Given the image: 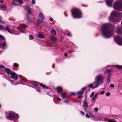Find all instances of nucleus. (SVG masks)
Wrapping results in <instances>:
<instances>
[{
    "label": "nucleus",
    "instance_id": "nucleus-1",
    "mask_svg": "<svg viewBox=\"0 0 122 122\" xmlns=\"http://www.w3.org/2000/svg\"><path fill=\"white\" fill-rule=\"evenodd\" d=\"M112 25L109 24H104L101 28L102 34L106 38H109L112 36L114 33V30Z\"/></svg>",
    "mask_w": 122,
    "mask_h": 122
},
{
    "label": "nucleus",
    "instance_id": "nucleus-2",
    "mask_svg": "<svg viewBox=\"0 0 122 122\" xmlns=\"http://www.w3.org/2000/svg\"><path fill=\"white\" fill-rule=\"evenodd\" d=\"M72 14L73 17L76 18H79L81 17V11L79 9H74L72 10Z\"/></svg>",
    "mask_w": 122,
    "mask_h": 122
},
{
    "label": "nucleus",
    "instance_id": "nucleus-3",
    "mask_svg": "<svg viewBox=\"0 0 122 122\" xmlns=\"http://www.w3.org/2000/svg\"><path fill=\"white\" fill-rule=\"evenodd\" d=\"M114 9L120 11H122V1L118 0L114 3L113 6Z\"/></svg>",
    "mask_w": 122,
    "mask_h": 122
},
{
    "label": "nucleus",
    "instance_id": "nucleus-4",
    "mask_svg": "<svg viewBox=\"0 0 122 122\" xmlns=\"http://www.w3.org/2000/svg\"><path fill=\"white\" fill-rule=\"evenodd\" d=\"M5 70L8 74L10 75V77L11 79H14L15 80H16L18 79V75L16 73L12 71L8 68H5Z\"/></svg>",
    "mask_w": 122,
    "mask_h": 122
},
{
    "label": "nucleus",
    "instance_id": "nucleus-5",
    "mask_svg": "<svg viewBox=\"0 0 122 122\" xmlns=\"http://www.w3.org/2000/svg\"><path fill=\"white\" fill-rule=\"evenodd\" d=\"M19 117V115L17 114L11 112L8 113L7 118L10 120H13L14 119H17Z\"/></svg>",
    "mask_w": 122,
    "mask_h": 122
},
{
    "label": "nucleus",
    "instance_id": "nucleus-6",
    "mask_svg": "<svg viewBox=\"0 0 122 122\" xmlns=\"http://www.w3.org/2000/svg\"><path fill=\"white\" fill-rule=\"evenodd\" d=\"M115 41L119 45H122V37L117 36L115 38Z\"/></svg>",
    "mask_w": 122,
    "mask_h": 122
},
{
    "label": "nucleus",
    "instance_id": "nucleus-7",
    "mask_svg": "<svg viewBox=\"0 0 122 122\" xmlns=\"http://www.w3.org/2000/svg\"><path fill=\"white\" fill-rule=\"evenodd\" d=\"M103 76L102 75L100 74L97 76L96 77L97 81H98V82H99V81H101V82H100V85L101 83L102 84V83L103 82Z\"/></svg>",
    "mask_w": 122,
    "mask_h": 122
},
{
    "label": "nucleus",
    "instance_id": "nucleus-8",
    "mask_svg": "<svg viewBox=\"0 0 122 122\" xmlns=\"http://www.w3.org/2000/svg\"><path fill=\"white\" fill-rule=\"evenodd\" d=\"M109 20L114 23H115L116 22H119L121 20L119 18H117L112 16H111L109 17Z\"/></svg>",
    "mask_w": 122,
    "mask_h": 122
},
{
    "label": "nucleus",
    "instance_id": "nucleus-9",
    "mask_svg": "<svg viewBox=\"0 0 122 122\" xmlns=\"http://www.w3.org/2000/svg\"><path fill=\"white\" fill-rule=\"evenodd\" d=\"M96 85V86L93 87V88H95L98 87L100 85V82H96L93 84H91L89 85L88 86L92 88L93 87V85Z\"/></svg>",
    "mask_w": 122,
    "mask_h": 122
},
{
    "label": "nucleus",
    "instance_id": "nucleus-10",
    "mask_svg": "<svg viewBox=\"0 0 122 122\" xmlns=\"http://www.w3.org/2000/svg\"><path fill=\"white\" fill-rule=\"evenodd\" d=\"M32 83L34 85H36V86H38L40 84V86L43 88H47V86L41 83L40 84V83L36 81H33Z\"/></svg>",
    "mask_w": 122,
    "mask_h": 122
},
{
    "label": "nucleus",
    "instance_id": "nucleus-11",
    "mask_svg": "<svg viewBox=\"0 0 122 122\" xmlns=\"http://www.w3.org/2000/svg\"><path fill=\"white\" fill-rule=\"evenodd\" d=\"M116 32L117 34H122V28L118 27Z\"/></svg>",
    "mask_w": 122,
    "mask_h": 122
},
{
    "label": "nucleus",
    "instance_id": "nucleus-12",
    "mask_svg": "<svg viewBox=\"0 0 122 122\" xmlns=\"http://www.w3.org/2000/svg\"><path fill=\"white\" fill-rule=\"evenodd\" d=\"M113 0H107L106 2L108 6H111L112 5Z\"/></svg>",
    "mask_w": 122,
    "mask_h": 122
},
{
    "label": "nucleus",
    "instance_id": "nucleus-13",
    "mask_svg": "<svg viewBox=\"0 0 122 122\" xmlns=\"http://www.w3.org/2000/svg\"><path fill=\"white\" fill-rule=\"evenodd\" d=\"M111 15H112L113 16L117 17L119 15V14L116 11L112 12L111 13Z\"/></svg>",
    "mask_w": 122,
    "mask_h": 122
},
{
    "label": "nucleus",
    "instance_id": "nucleus-14",
    "mask_svg": "<svg viewBox=\"0 0 122 122\" xmlns=\"http://www.w3.org/2000/svg\"><path fill=\"white\" fill-rule=\"evenodd\" d=\"M83 106L84 108H87L88 107V103L86 100L84 101L83 102Z\"/></svg>",
    "mask_w": 122,
    "mask_h": 122
},
{
    "label": "nucleus",
    "instance_id": "nucleus-15",
    "mask_svg": "<svg viewBox=\"0 0 122 122\" xmlns=\"http://www.w3.org/2000/svg\"><path fill=\"white\" fill-rule=\"evenodd\" d=\"M86 88V87H84L80 91L78 92V94L82 95L83 92H84V90H85Z\"/></svg>",
    "mask_w": 122,
    "mask_h": 122
},
{
    "label": "nucleus",
    "instance_id": "nucleus-16",
    "mask_svg": "<svg viewBox=\"0 0 122 122\" xmlns=\"http://www.w3.org/2000/svg\"><path fill=\"white\" fill-rule=\"evenodd\" d=\"M2 46L4 48L7 47V46L6 43L5 41H4V42L2 44L1 46Z\"/></svg>",
    "mask_w": 122,
    "mask_h": 122
},
{
    "label": "nucleus",
    "instance_id": "nucleus-17",
    "mask_svg": "<svg viewBox=\"0 0 122 122\" xmlns=\"http://www.w3.org/2000/svg\"><path fill=\"white\" fill-rule=\"evenodd\" d=\"M39 15L40 17L42 20H44L45 19V18L43 15L42 13L41 12H40L39 13Z\"/></svg>",
    "mask_w": 122,
    "mask_h": 122
},
{
    "label": "nucleus",
    "instance_id": "nucleus-18",
    "mask_svg": "<svg viewBox=\"0 0 122 122\" xmlns=\"http://www.w3.org/2000/svg\"><path fill=\"white\" fill-rule=\"evenodd\" d=\"M111 74H109L107 77V82H110V79H111Z\"/></svg>",
    "mask_w": 122,
    "mask_h": 122
},
{
    "label": "nucleus",
    "instance_id": "nucleus-19",
    "mask_svg": "<svg viewBox=\"0 0 122 122\" xmlns=\"http://www.w3.org/2000/svg\"><path fill=\"white\" fill-rule=\"evenodd\" d=\"M66 96V94L64 92L62 93L61 94L62 97L63 99H65L67 97Z\"/></svg>",
    "mask_w": 122,
    "mask_h": 122
},
{
    "label": "nucleus",
    "instance_id": "nucleus-20",
    "mask_svg": "<svg viewBox=\"0 0 122 122\" xmlns=\"http://www.w3.org/2000/svg\"><path fill=\"white\" fill-rule=\"evenodd\" d=\"M62 90V89L61 87H57V91L58 92H60Z\"/></svg>",
    "mask_w": 122,
    "mask_h": 122
},
{
    "label": "nucleus",
    "instance_id": "nucleus-21",
    "mask_svg": "<svg viewBox=\"0 0 122 122\" xmlns=\"http://www.w3.org/2000/svg\"><path fill=\"white\" fill-rule=\"evenodd\" d=\"M5 29L6 31H7L9 33L12 34V33L10 31L9 28L8 26H7L5 27Z\"/></svg>",
    "mask_w": 122,
    "mask_h": 122
},
{
    "label": "nucleus",
    "instance_id": "nucleus-22",
    "mask_svg": "<svg viewBox=\"0 0 122 122\" xmlns=\"http://www.w3.org/2000/svg\"><path fill=\"white\" fill-rule=\"evenodd\" d=\"M115 66L117 68L119 69H122V66L118 65H115Z\"/></svg>",
    "mask_w": 122,
    "mask_h": 122
},
{
    "label": "nucleus",
    "instance_id": "nucleus-23",
    "mask_svg": "<svg viewBox=\"0 0 122 122\" xmlns=\"http://www.w3.org/2000/svg\"><path fill=\"white\" fill-rule=\"evenodd\" d=\"M0 7L4 9H5L6 8V6L1 4H0Z\"/></svg>",
    "mask_w": 122,
    "mask_h": 122
},
{
    "label": "nucleus",
    "instance_id": "nucleus-24",
    "mask_svg": "<svg viewBox=\"0 0 122 122\" xmlns=\"http://www.w3.org/2000/svg\"><path fill=\"white\" fill-rule=\"evenodd\" d=\"M21 27L22 28L25 29V27H27V26L25 24H23L22 25Z\"/></svg>",
    "mask_w": 122,
    "mask_h": 122
},
{
    "label": "nucleus",
    "instance_id": "nucleus-25",
    "mask_svg": "<svg viewBox=\"0 0 122 122\" xmlns=\"http://www.w3.org/2000/svg\"><path fill=\"white\" fill-rule=\"evenodd\" d=\"M0 39L2 40H4V41H5V39L4 37L0 35Z\"/></svg>",
    "mask_w": 122,
    "mask_h": 122
},
{
    "label": "nucleus",
    "instance_id": "nucleus-26",
    "mask_svg": "<svg viewBox=\"0 0 122 122\" xmlns=\"http://www.w3.org/2000/svg\"><path fill=\"white\" fill-rule=\"evenodd\" d=\"M38 37L41 38H42L44 37V36L42 34H40L39 35Z\"/></svg>",
    "mask_w": 122,
    "mask_h": 122
},
{
    "label": "nucleus",
    "instance_id": "nucleus-27",
    "mask_svg": "<svg viewBox=\"0 0 122 122\" xmlns=\"http://www.w3.org/2000/svg\"><path fill=\"white\" fill-rule=\"evenodd\" d=\"M51 32L52 34L54 35H55L56 34V31L54 30H52Z\"/></svg>",
    "mask_w": 122,
    "mask_h": 122
},
{
    "label": "nucleus",
    "instance_id": "nucleus-28",
    "mask_svg": "<svg viewBox=\"0 0 122 122\" xmlns=\"http://www.w3.org/2000/svg\"><path fill=\"white\" fill-rule=\"evenodd\" d=\"M17 1L20 4H22L23 3V1L21 0H17Z\"/></svg>",
    "mask_w": 122,
    "mask_h": 122
},
{
    "label": "nucleus",
    "instance_id": "nucleus-29",
    "mask_svg": "<svg viewBox=\"0 0 122 122\" xmlns=\"http://www.w3.org/2000/svg\"><path fill=\"white\" fill-rule=\"evenodd\" d=\"M34 39V37L32 35L29 36V39L30 40H32Z\"/></svg>",
    "mask_w": 122,
    "mask_h": 122
},
{
    "label": "nucleus",
    "instance_id": "nucleus-30",
    "mask_svg": "<svg viewBox=\"0 0 122 122\" xmlns=\"http://www.w3.org/2000/svg\"><path fill=\"white\" fill-rule=\"evenodd\" d=\"M51 40L52 41H56L57 39L56 38L54 37H52L51 38Z\"/></svg>",
    "mask_w": 122,
    "mask_h": 122
},
{
    "label": "nucleus",
    "instance_id": "nucleus-31",
    "mask_svg": "<svg viewBox=\"0 0 122 122\" xmlns=\"http://www.w3.org/2000/svg\"><path fill=\"white\" fill-rule=\"evenodd\" d=\"M112 70L110 69H107L106 70V72L107 73H108L109 72H111Z\"/></svg>",
    "mask_w": 122,
    "mask_h": 122
},
{
    "label": "nucleus",
    "instance_id": "nucleus-32",
    "mask_svg": "<svg viewBox=\"0 0 122 122\" xmlns=\"http://www.w3.org/2000/svg\"><path fill=\"white\" fill-rule=\"evenodd\" d=\"M107 122H117L115 121H113L111 119H109L107 120Z\"/></svg>",
    "mask_w": 122,
    "mask_h": 122
},
{
    "label": "nucleus",
    "instance_id": "nucleus-33",
    "mask_svg": "<svg viewBox=\"0 0 122 122\" xmlns=\"http://www.w3.org/2000/svg\"><path fill=\"white\" fill-rule=\"evenodd\" d=\"M94 92H92V93L91 94V95H90V97L91 98L93 96V95H94Z\"/></svg>",
    "mask_w": 122,
    "mask_h": 122
},
{
    "label": "nucleus",
    "instance_id": "nucleus-34",
    "mask_svg": "<svg viewBox=\"0 0 122 122\" xmlns=\"http://www.w3.org/2000/svg\"><path fill=\"white\" fill-rule=\"evenodd\" d=\"M14 65L15 67H17L19 66L16 63H14Z\"/></svg>",
    "mask_w": 122,
    "mask_h": 122
},
{
    "label": "nucleus",
    "instance_id": "nucleus-35",
    "mask_svg": "<svg viewBox=\"0 0 122 122\" xmlns=\"http://www.w3.org/2000/svg\"><path fill=\"white\" fill-rule=\"evenodd\" d=\"M67 36L71 37L72 36V35L70 32L67 35Z\"/></svg>",
    "mask_w": 122,
    "mask_h": 122
},
{
    "label": "nucleus",
    "instance_id": "nucleus-36",
    "mask_svg": "<svg viewBox=\"0 0 122 122\" xmlns=\"http://www.w3.org/2000/svg\"><path fill=\"white\" fill-rule=\"evenodd\" d=\"M110 94L109 92H107L106 94V95L107 96H110Z\"/></svg>",
    "mask_w": 122,
    "mask_h": 122
},
{
    "label": "nucleus",
    "instance_id": "nucleus-37",
    "mask_svg": "<svg viewBox=\"0 0 122 122\" xmlns=\"http://www.w3.org/2000/svg\"><path fill=\"white\" fill-rule=\"evenodd\" d=\"M32 3L33 4H35L36 3V1L35 0H32Z\"/></svg>",
    "mask_w": 122,
    "mask_h": 122
},
{
    "label": "nucleus",
    "instance_id": "nucleus-38",
    "mask_svg": "<svg viewBox=\"0 0 122 122\" xmlns=\"http://www.w3.org/2000/svg\"><path fill=\"white\" fill-rule=\"evenodd\" d=\"M104 93V91H102L101 92L100 94H101L103 95Z\"/></svg>",
    "mask_w": 122,
    "mask_h": 122
},
{
    "label": "nucleus",
    "instance_id": "nucleus-39",
    "mask_svg": "<svg viewBox=\"0 0 122 122\" xmlns=\"http://www.w3.org/2000/svg\"><path fill=\"white\" fill-rule=\"evenodd\" d=\"M94 110L95 111L97 112L98 111V109L97 107H96L95 108Z\"/></svg>",
    "mask_w": 122,
    "mask_h": 122
},
{
    "label": "nucleus",
    "instance_id": "nucleus-40",
    "mask_svg": "<svg viewBox=\"0 0 122 122\" xmlns=\"http://www.w3.org/2000/svg\"><path fill=\"white\" fill-rule=\"evenodd\" d=\"M80 112L82 115H84L85 114L82 111H81Z\"/></svg>",
    "mask_w": 122,
    "mask_h": 122
},
{
    "label": "nucleus",
    "instance_id": "nucleus-41",
    "mask_svg": "<svg viewBox=\"0 0 122 122\" xmlns=\"http://www.w3.org/2000/svg\"><path fill=\"white\" fill-rule=\"evenodd\" d=\"M78 95V98H81L82 97V95Z\"/></svg>",
    "mask_w": 122,
    "mask_h": 122
},
{
    "label": "nucleus",
    "instance_id": "nucleus-42",
    "mask_svg": "<svg viewBox=\"0 0 122 122\" xmlns=\"http://www.w3.org/2000/svg\"><path fill=\"white\" fill-rule=\"evenodd\" d=\"M20 31L21 32L23 33H25V32H24V31H23L21 29H20Z\"/></svg>",
    "mask_w": 122,
    "mask_h": 122
},
{
    "label": "nucleus",
    "instance_id": "nucleus-43",
    "mask_svg": "<svg viewBox=\"0 0 122 122\" xmlns=\"http://www.w3.org/2000/svg\"><path fill=\"white\" fill-rule=\"evenodd\" d=\"M86 117H87V118H90V116L88 114H86Z\"/></svg>",
    "mask_w": 122,
    "mask_h": 122
},
{
    "label": "nucleus",
    "instance_id": "nucleus-44",
    "mask_svg": "<svg viewBox=\"0 0 122 122\" xmlns=\"http://www.w3.org/2000/svg\"><path fill=\"white\" fill-rule=\"evenodd\" d=\"M114 86V85L113 84H111L110 85V86L111 87H113Z\"/></svg>",
    "mask_w": 122,
    "mask_h": 122
},
{
    "label": "nucleus",
    "instance_id": "nucleus-45",
    "mask_svg": "<svg viewBox=\"0 0 122 122\" xmlns=\"http://www.w3.org/2000/svg\"><path fill=\"white\" fill-rule=\"evenodd\" d=\"M0 67L1 68H5V67L3 65H1L0 64Z\"/></svg>",
    "mask_w": 122,
    "mask_h": 122
},
{
    "label": "nucleus",
    "instance_id": "nucleus-46",
    "mask_svg": "<svg viewBox=\"0 0 122 122\" xmlns=\"http://www.w3.org/2000/svg\"><path fill=\"white\" fill-rule=\"evenodd\" d=\"M36 90L37 92H41V91H40V88H37Z\"/></svg>",
    "mask_w": 122,
    "mask_h": 122
},
{
    "label": "nucleus",
    "instance_id": "nucleus-47",
    "mask_svg": "<svg viewBox=\"0 0 122 122\" xmlns=\"http://www.w3.org/2000/svg\"><path fill=\"white\" fill-rule=\"evenodd\" d=\"M4 28L3 26L0 25V29H3Z\"/></svg>",
    "mask_w": 122,
    "mask_h": 122
},
{
    "label": "nucleus",
    "instance_id": "nucleus-48",
    "mask_svg": "<svg viewBox=\"0 0 122 122\" xmlns=\"http://www.w3.org/2000/svg\"><path fill=\"white\" fill-rule=\"evenodd\" d=\"M96 99V97L94 96L93 97V98L92 99V100L93 101L95 100Z\"/></svg>",
    "mask_w": 122,
    "mask_h": 122
},
{
    "label": "nucleus",
    "instance_id": "nucleus-49",
    "mask_svg": "<svg viewBox=\"0 0 122 122\" xmlns=\"http://www.w3.org/2000/svg\"><path fill=\"white\" fill-rule=\"evenodd\" d=\"M57 99L58 101H60L61 100V99H60V98H58V97H57Z\"/></svg>",
    "mask_w": 122,
    "mask_h": 122
},
{
    "label": "nucleus",
    "instance_id": "nucleus-50",
    "mask_svg": "<svg viewBox=\"0 0 122 122\" xmlns=\"http://www.w3.org/2000/svg\"><path fill=\"white\" fill-rule=\"evenodd\" d=\"M50 20L51 21H52L53 20V19L52 18H50Z\"/></svg>",
    "mask_w": 122,
    "mask_h": 122
},
{
    "label": "nucleus",
    "instance_id": "nucleus-51",
    "mask_svg": "<svg viewBox=\"0 0 122 122\" xmlns=\"http://www.w3.org/2000/svg\"><path fill=\"white\" fill-rule=\"evenodd\" d=\"M3 2V0H0V3H2Z\"/></svg>",
    "mask_w": 122,
    "mask_h": 122
},
{
    "label": "nucleus",
    "instance_id": "nucleus-52",
    "mask_svg": "<svg viewBox=\"0 0 122 122\" xmlns=\"http://www.w3.org/2000/svg\"><path fill=\"white\" fill-rule=\"evenodd\" d=\"M64 56H67V53H65L64 54Z\"/></svg>",
    "mask_w": 122,
    "mask_h": 122
},
{
    "label": "nucleus",
    "instance_id": "nucleus-53",
    "mask_svg": "<svg viewBox=\"0 0 122 122\" xmlns=\"http://www.w3.org/2000/svg\"><path fill=\"white\" fill-rule=\"evenodd\" d=\"M98 95V93H97L96 94H95V95H94V96H95V97Z\"/></svg>",
    "mask_w": 122,
    "mask_h": 122
},
{
    "label": "nucleus",
    "instance_id": "nucleus-54",
    "mask_svg": "<svg viewBox=\"0 0 122 122\" xmlns=\"http://www.w3.org/2000/svg\"><path fill=\"white\" fill-rule=\"evenodd\" d=\"M75 93H74V92H72L71 93V94L73 95H75Z\"/></svg>",
    "mask_w": 122,
    "mask_h": 122
},
{
    "label": "nucleus",
    "instance_id": "nucleus-55",
    "mask_svg": "<svg viewBox=\"0 0 122 122\" xmlns=\"http://www.w3.org/2000/svg\"><path fill=\"white\" fill-rule=\"evenodd\" d=\"M38 21H40V22H42V21L40 19H38Z\"/></svg>",
    "mask_w": 122,
    "mask_h": 122
},
{
    "label": "nucleus",
    "instance_id": "nucleus-56",
    "mask_svg": "<svg viewBox=\"0 0 122 122\" xmlns=\"http://www.w3.org/2000/svg\"><path fill=\"white\" fill-rule=\"evenodd\" d=\"M2 19L1 17L0 16V21H1V20Z\"/></svg>",
    "mask_w": 122,
    "mask_h": 122
},
{
    "label": "nucleus",
    "instance_id": "nucleus-57",
    "mask_svg": "<svg viewBox=\"0 0 122 122\" xmlns=\"http://www.w3.org/2000/svg\"><path fill=\"white\" fill-rule=\"evenodd\" d=\"M64 102L66 103H67V101H66L65 100L64 101Z\"/></svg>",
    "mask_w": 122,
    "mask_h": 122
},
{
    "label": "nucleus",
    "instance_id": "nucleus-58",
    "mask_svg": "<svg viewBox=\"0 0 122 122\" xmlns=\"http://www.w3.org/2000/svg\"><path fill=\"white\" fill-rule=\"evenodd\" d=\"M29 12H31V10L30 9H29Z\"/></svg>",
    "mask_w": 122,
    "mask_h": 122
},
{
    "label": "nucleus",
    "instance_id": "nucleus-59",
    "mask_svg": "<svg viewBox=\"0 0 122 122\" xmlns=\"http://www.w3.org/2000/svg\"><path fill=\"white\" fill-rule=\"evenodd\" d=\"M1 45H2L1 43H0V46H1Z\"/></svg>",
    "mask_w": 122,
    "mask_h": 122
},
{
    "label": "nucleus",
    "instance_id": "nucleus-60",
    "mask_svg": "<svg viewBox=\"0 0 122 122\" xmlns=\"http://www.w3.org/2000/svg\"><path fill=\"white\" fill-rule=\"evenodd\" d=\"M66 16H67V15H66Z\"/></svg>",
    "mask_w": 122,
    "mask_h": 122
},
{
    "label": "nucleus",
    "instance_id": "nucleus-61",
    "mask_svg": "<svg viewBox=\"0 0 122 122\" xmlns=\"http://www.w3.org/2000/svg\"><path fill=\"white\" fill-rule=\"evenodd\" d=\"M121 24H122V21L121 22Z\"/></svg>",
    "mask_w": 122,
    "mask_h": 122
},
{
    "label": "nucleus",
    "instance_id": "nucleus-62",
    "mask_svg": "<svg viewBox=\"0 0 122 122\" xmlns=\"http://www.w3.org/2000/svg\"><path fill=\"white\" fill-rule=\"evenodd\" d=\"M1 107V105H0V107Z\"/></svg>",
    "mask_w": 122,
    "mask_h": 122
},
{
    "label": "nucleus",
    "instance_id": "nucleus-63",
    "mask_svg": "<svg viewBox=\"0 0 122 122\" xmlns=\"http://www.w3.org/2000/svg\"><path fill=\"white\" fill-rule=\"evenodd\" d=\"M12 4H14V3H12Z\"/></svg>",
    "mask_w": 122,
    "mask_h": 122
},
{
    "label": "nucleus",
    "instance_id": "nucleus-64",
    "mask_svg": "<svg viewBox=\"0 0 122 122\" xmlns=\"http://www.w3.org/2000/svg\"><path fill=\"white\" fill-rule=\"evenodd\" d=\"M71 52H72V51H71Z\"/></svg>",
    "mask_w": 122,
    "mask_h": 122
}]
</instances>
